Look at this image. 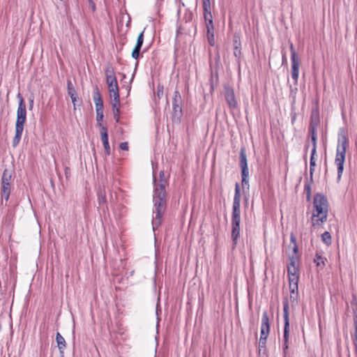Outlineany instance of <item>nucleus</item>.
Instances as JSON below:
<instances>
[{
    "instance_id": "f257e3e1",
    "label": "nucleus",
    "mask_w": 357,
    "mask_h": 357,
    "mask_svg": "<svg viewBox=\"0 0 357 357\" xmlns=\"http://www.w3.org/2000/svg\"><path fill=\"white\" fill-rule=\"evenodd\" d=\"M153 203L154 214L152 220L153 229L158 228L162 222L163 216L167 209V192L166 187L169 185L167 178L165 176L163 170L160 171L159 178H156L153 174Z\"/></svg>"
},
{
    "instance_id": "f03ea898",
    "label": "nucleus",
    "mask_w": 357,
    "mask_h": 357,
    "mask_svg": "<svg viewBox=\"0 0 357 357\" xmlns=\"http://www.w3.org/2000/svg\"><path fill=\"white\" fill-rule=\"evenodd\" d=\"M240 223H241V191L238 183L235 185V193L232 206L231 214V239L233 246L237 245L238 239L240 237Z\"/></svg>"
},
{
    "instance_id": "7ed1b4c3",
    "label": "nucleus",
    "mask_w": 357,
    "mask_h": 357,
    "mask_svg": "<svg viewBox=\"0 0 357 357\" xmlns=\"http://www.w3.org/2000/svg\"><path fill=\"white\" fill-rule=\"evenodd\" d=\"M313 211L311 218L312 226L318 227L327 220L328 204L326 197L322 194H316L313 201Z\"/></svg>"
},
{
    "instance_id": "20e7f679",
    "label": "nucleus",
    "mask_w": 357,
    "mask_h": 357,
    "mask_svg": "<svg viewBox=\"0 0 357 357\" xmlns=\"http://www.w3.org/2000/svg\"><path fill=\"white\" fill-rule=\"evenodd\" d=\"M349 146V139L347 137L344 130L340 129L338 132L337 145L336 148V155L335 163L337 167V179L340 180L343 173L344 164L345 161L346 152Z\"/></svg>"
},
{
    "instance_id": "39448f33",
    "label": "nucleus",
    "mask_w": 357,
    "mask_h": 357,
    "mask_svg": "<svg viewBox=\"0 0 357 357\" xmlns=\"http://www.w3.org/2000/svg\"><path fill=\"white\" fill-rule=\"evenodd\" d=\"M19 99V104L17 110V120L15 123V135L13 139V146L16 147L21 139L22 132L24 130V125L26 122V104L22 95L19 93L17 94Z\"/></svg>"
},
{
    "instance_id": "423d86ee",
    "label": "nucleus",
    "mask_w": 357,
    "mask_h": 357,
    "mask_svg": "<svg viewBox=\"0 0 357 357\" xmlns=\"http://www.w3.org/2000/svg\"><path fill=\"white\" fill-rule=\"evenodd\" d=\"M289 307L287 298L283 301V317H284V335L282 343V354L283 357H287L289 350Z\"/></svg>"
},
{
    "instance_id": "0eeeda50",
    "label": "nucleus",
    "mask_w": 357,
    "mask_h": 357,
    "mask_svg": "<svg viewBox=\"0 0 357 357\" xmlns=\"http://www.w3.org/2000/svg\"><path fill=\"white\" fill-rule=\"evenodd\" d=\"M11 181H12V173L8 169L3 170L1 179V197L4 199L6 202L9 199L10 195L11 192Z\"/></svg>"
},
{
    "instance_id": "6e6552de",
    "label": "nucleus",
    "mask_w": 357,
    "mask_h": 357,
    "mask_svg": "<svg viewBox=\"0 0 357 357\" xmlns=\"http://www.w3.org/2000/svg\"><path fill=\"white\" fill-rule=\"evenodd\" d=\"M106 82L107 84L108 89L110 93V97L114 99L119 98V90L118 82L114 75V70L107 68L105 70Z\"/></svg>"
},
{
    "instance_id": "1a4fd4ad",
    "label": "nucleus",
    "mask_w": 357,
    "mask_h": 357,
    "mask_svg": "<svg viewBox=\"0 0 357 357\" xmlns=\"http://www.w3.org/2000/svg\"><path fill=\"white\" fill-rule=\"evenodd\" d=\"M240 167L241 169V177H242V186L243 188H245V186L249 188V181H248V177H249V169L248 167V160H247V156L245 153V149L244 147H242L240 150Z\"/></svg>"
},
{
    "instance_id": "9d476101",
    "label": "nucleus",
    "mask_w": 357,
    "mask_h": 357,
    "mask_svg": "<svg viewBox=\"0 0 357 357\" xmlns=\"http://www.w3.org/2000/svg\"><path fill=\"white\" fill-rule=\"evenodd\" d=\"M289 49L291 51V77L294 81V84L296 85L298 84V79L299 76V67L301 61L297 56V54L294 50V47L292 43H290Z\"/></svg>"
},
{
    "instance_id": "9b49d317",
    "label": "nucleus",
    "mask_w": 357,
    "mask_h": 357,
    "mask_svg": "<svg viewBox=\"0 0 357 357\" xmlns=\"http://www.w3.org/2000/svg\"><path fill=\"white\" fill-rule=\"evenodd\" d=\"M182 98L180 92L176 90L174 92L172 98V109H173V117L180 120L182 116Z\"/></svg>"
},
{
    "instance_id": "f8f14e48",
    "label": "nucleus",
    "mask_w": 357,
    "mask_h": 357,
    "mask_svg": "<svg viewBox=\"0 0 357 357\" xmlns=\"http://www.w3.org/2000/svg\"><path fill=\"white\" fill-rule=\"evenodd\" d=\"M225 98L231 109L237 108L238 102L236 98L234 89L230 86H225L224 88Z\"/></svg>"
},
{
    "instance_id": "ddd939ff",
    "label": "nucleus",
    "mask_w": 357,
    "mask_h": 357,
    "mask_svg": "<svg viewBox=\"0 0 357 357\" xmlns=\"http://www.w3.org/2000/svg\"><path fill=\"white\" fill-rule=\"evenodd\" d=\"M204 10V17L206 22V26H208V29L212 28L213 23V16L211 14V6L203 7Z\"/></svg>"
},
{
    "instance_id": "4468645a",
    "label": "nucleus",
    "mask_w": 357,
    "mask_h": 357,
    "mask_svg": "<svg viewBox=\"0 0 357 357\" xmlns=\"http://www.w3.org/2000/svg\"><path fill=\"white\" fill-rule=\"evenodd\" d=\"M320 123L319 112L317 108L313 109L310 116L309 127L317 128Z\"/></svg>"
},
{
    "instance_id": "2eb2a0df",
    "label": "nucleus",
    "mask_w": 357,
    "mask_h": 357,
    "mask_svg": "<svg viewBox=\"0 0 357 357\" xmlns=\"http://www.w3.org/2000/svg\"><path fill=\"white\" fill-rule=\"evenodd\" d=\"M298 268L297 266H288L287 274L289 282H298L299 275L298 274Z\"/></svg>"
},
{
    "instance_id": "dca6fc26",
    "label": "nucleus",
    "mask_w": 357,
    "mask_h": 357,
    "mask_svg": "<svg viewBox=\"0 0 357 357\" xmlns=\"http://www.w3.org/2000/svg\"><path fill=\"white\" fill-rule=\"evenodd\" d=\"M112 107L113 111L114 119L116 122L119 121V114H120V98L117 99L113 98L112 101Z\"/></svg>"
},
{
    "instance_id": "f3484780",
    "label": "nucleus",
    "mask_w": 357,
    "mask_h": 357,
    "mask_svg": "<svg viewBox=\"0 0 357 357\" xmlns=\"http://www.w3.org/2000/svg\"><path fill=\"white\" fill-rule=\"evenodd\" d=\"M93 100L96 105V109H104L103 102L102 100L101 94L99 92L98 88H96L95 91L93 92Z\"/></svg>"
},
{
    "instance_id": "a211bd4d",
    "label": "nucleus",
    "mask_w": 357,
    "mask_h": 357,
    "mask_svg": "<svg viewBox=\"0 0 357 357\" xmlns=\"http://www.w3.org/2000/svg\"><path fill=\"white\" fill-rule=\"evenodd\" d=\"M67 88H68V93L70 96L72 102L73 103L74 106L76 105L77 102V92L75 89V88L73 86V84L70 80H68L67 82Z\"/></svg>"
},
{
    "instance_id": "6ab92c4d",
    "label": "nucleus",
    "mask_w": 357,
    "mask_h": 357,
    "mask_svg": "<svg viewBox=\"0 0 357 357\" xmlns=\"http://www.w3.org/2000/svg\"><path fill=\"white\" fill-rule=\"evenodd\" d=\"M56 341L61 354H63V351L66 347V341L63 337L58 332L56 335Z\"/></svg>"
},
{
    "instance_id": "aec40b11",
    "label": "nucleus",
    "mask_w": 357,
    "mask_h": 357,
    "mask_svg": "<svg viewBox=\"0 0 357 357\" xmlns=\"http://www.w3.org/2000/svg\"><path fill=\"white\" fill-rule=\"evenodd\" d=\"M261 330L270 332L269 317L266 311L264 312L262 314Z\"/></svg>"
},
{
    "instance_id": "412c9836",
    "label": "nucleus",
    "mask_w": 357,
    "mask_h": 357,
    "mask_svg": "<svg viewBox=\"0 0 357 357\" xmlns=\"http://www.w3.org/2000/svg\"><path fill=\"white\" fill-rule=\"evenodd\" d=\"M98 201L100 206H106V194L104 189L100 188L98 191Z\"/></svg>"
},
{
    "instance_id": "4be33fe9",
    "label": "nucleus",
    "mask_w": 357,
    "mask_h": 357,
    "mask_svg": "<svg viewBox=\"0 0 357 357\" xmlns=\"http://www.w3.org/2000/svg\"><path fill=\"white\" fill-rule=\"evenodd\" d=\"M316 153H311L310 156V176L311 182L313 181V173L314 171V167L316 166L314 155Z\"/></svg>"
},
{
    "instance_id": "5701e85b",
    "label": "nucleus",
    "mask_w": 357,
    "mask_h": 357,
    "mask_svg": "<svg viewBox=\"0 0 357 357\" xmlns=\"http://www.w3.org/2000/svg\"><path fill=\"white\" fill-rule=\"evenodd\" d=\"M101 140L103 144L105 154L107 155H110V147H109V144L108 137L104 136V137H101Z\"/></svg>"
},
{
    "instance_id": "b1692460",
    "label": "nucleus",
    "mask_w": 357,
    "mask_h": 357,
    "mask_svg": "<svg viewBox=\"0 0 357 357\" xmlns=\"http://www.w3.org/2000/svg\"><path fill=\"white\" fill-rule=\"evenodd\" d=\"M321 240L326 245H330L332 243L331 234L328 231L323 233L321 235Z\"/></svg>"
},
{
    "instance_id": "393cba45",
    "label": "nucleus",
    "mask_w": 357,
    "mask_h": 357,
    "mask_svg": "<svg viewBox=\"0 0 357 357\" xmlns=\"http://www.w3.org/2000/svg\"><path fill=\"white\" fill-rule=\"evenodd\" d=\"M144 30L142 31L138 36L137 37V43L135 44V47L136 48H139V49H141L142 48V46L143 45V43H144Z\"/></svg>"
},
{
    "instance_id": "a878e982",
    "label": "nucleus",
    "mask_w": 357,
    "mask_h": 357,
    "mask_svg": "<svg viewBox=\"0 0 357 357\" xmlns=\"http://www.w3.org/2000/svg\"><path fill=\"white\" fill-rule=\"evenodd\" d=\"M96 121H97L98 126H99V123H102L101 122L103 120L104 109H96Z\"/></svg>"
},
{
    "instance_id": "bb28decb",
    "label": "nucleus",
    "mask_w": 357,
    "mask_h": 357,
    "mask_svg": "<svg viewBox=\"0 0 357 357\" xmlns=\"http://www.w3.org/2000/svg\"><path fill=\"white\" fill-rule=\"evenodd\" d=\"M289 282V289L290 294H298V282Z\"/></svg>"
},
{
    "instance_id": "cd10ccee",
    "label": "nucleus",
    "mask_w": 357,
    "mask_h": 357,
    "mask_svg": "<svg viewBox=\"0 0 357 357\" xmlns=\"http://www.w3.org/2000/svg\"><path fill=\"white\" fill-rule=\"evenodd\" d=\"M234 56L236 58V62L240 64L241 57V47H235L234 48Z\"/></svg>"
},
{
    "instance_id": "c85d7f7f",
    "label": "nucleus",
    "mask_w": 357,
    "mask_h": 357,
    "mask_svg": "<svg viewBox=\"0 0 357 357\" xmlns=\"http://www.w3.org/2000/svg\"><path fill=\"white\" fill-rule=\"evenodd\" d=\"M304 192L306 194L307 199L310 200L311 197V185L310 183H307L304 186Z\"/></svg>"
},
{
    "instance_id": "c756f323",
    "label": "nucleus",
    "mask_w": 357,
    "mask_h": 357,
    "mask_svg": "<svg viewBox=\"0 0 357 357\" xmlns=\"http://www.w3.org/2000/svg\"><path fill=\"white\" fill-rule=\"evenodd\" d=\"M98 126L100 128L101 137H104V136L108 137L107 127L103 126L102 123H99V126Z\"/></svg>"
},
{
    "instance_id": "7c9ffc66",
    "label": "nucleus",
    "mask_w": 357,
    "mask_h": 357,
    "mask_svg": "<svg viewBox=\"0 0 357 357\" xmlns=\"http://www.w3.org/2000/svg\"><path fill=\"white\" fill-rule=\"evenodd\" d=\"M314 261L317 264V266H320L321 264L325 266L324 261L321 255H316Z\"/></svg>"
},
{
    "instance_id": "2f4dec72",
    "label": "nucleus",
    "mask_w": 357,
    "mask_h": 357,
    "mask_svg": "<svg viewBox=\"0 0 357 357\" xmlns=\"http://www.w3.org/2000/svg\"><path fill=\"white\" fill-rule=\"evenodd\" d=\"M233 43H234V48H235L236 47H238V48L241 47V43L240 40V38L238 36L235 35L234 36Z\"/></svg>"
},
{
    "instance_id": "473e14b6",
    "label": "nucleus",
    "mask_w": 357,
    "mask_h": 357,
    "mask_svg": "<svg viewBox=\"0 0 357 357\" xmlns=\"http://www.w3.org/2000/svg\"><path fill=\"white\" fill-rule=\"evenodd\" d=\"M141 49L134 47L132 52V57L136 60H137L139 57V53H140Z\"/></svg>"
},
{
    "instance_id": "72a5a7b5",
    "label": "nucleus",
    "mask_w": 357,
    "mask_h": 357,
    "mask_svg": "<svg viewBox=\"0 0 357 357\" xmlns=\"http://www.w3.org/2000/svg\"><path fill=\"white\" fill-rule=\"evenodd\" d=\"M311 142L312 144V149L311 151V153H317V137H311Z\"/></svg>"
},
{
    "instance_id": "f704fd0d",
    "label": "nucleus",
    "mask_w": 357,
    "mask_h": 357,
    "mask_svg": "<svg viewBox=\"0 0 357 357\" xmlns=\"http://www.w3.org/2000/svg\"><path fill=\"white\" fill-rule=\"evenodd\" d=\"M163 93H164V87L162 85H158L157 86V92H156V94H157V96L158 97V98H161L162 96H163Z\"/></svg>"
},
{
    "instance_id": "c9c22d12",
    "label": "nucleus",
    "mask_w": 357,
    "mask_h": 357,
    "mask_svg": "<svg viewBox=\"0 0 357 357\" xmlns=\"http://www.w3.org/2000/svg\"><path fill=\"white\" fill-rule=\"evenodd\" d=\"M317 128L309 127L308 132L311 137H317Z\"/></svg>"
},
{
    "instance_id": "e433bc0d",
    "label": "nucleus",
    "mask_w": 357,
    "mask_h": 357,
    "mask_svg": "<svg viewBox=\"0 0 357 357\" xmlns=\"http://www.w3.org/2000/svg\"><path fill=\"white\" fill-rule=\"evenodd\" d=\"M290 264L289 266H296V263L298 260V256L292 255L289 257Z\"/></svg>"
},
{
    "instance_id": "4c0bfd02",
    "label": "nucleus",
    "mask_w": 357,
    "mask_h": 357,
    "mask_svg": "<svg viewBox=\"0 0 357 357\" xmlns=\"http://www.w3.org/2000/svg\"><path fill=\"white\" fill-rule=\"evenodd\" d=\"M354 334L352 336V341L355 348H357V326L354 327Z\"/></svg>"
},
{
    "instance_id": "58836bf2",
    "label": "nucleus",
    "mask_w": 357,
    "mask_h": 357,
    "mask_svg": "<svg viewBox=\"0 0 357 357\" xmlns=\"http://www.w3.org/2000/svg\"><path fill=\"white\" fill-rule=\"evenodd\" d=\"M269 333L270 332H268V331L261 330V331H260V338L261 339L264 338V340H267V338L268 337Z\"/></svg>"
},
{
    "instance_id": "ea45409f",
    "label": "nucleus",
    "mask_w": 357,
    "mask_h": 357,
    "mask_svg": "<svg viewBox=\"0 0 357 357\" xmlns=\"http://www.w3.org/2000/svg\"><path fill=\"white\" fill-rule=\"evenodd\" d=\"M266 340L259 338V350L262 348H266Z\"/></svg>"
},
{
    "instance_id": "a19ab883",
    "label": "nucleus",
    "mask_w": 357,
    "mask_h": 357,
    "mask_svg": "<svg viewBox=\"0 0 357 357\" xmlns=\"http://www.w3.org/2000/svg\"><path fill=\"white\" fill-rule=\"evenodd\" d=\"M208 36V40L209 45L211 46H213L215 45L213 33H211V36Z\"/></svg>"
},
{
    "instance_id": "79ce46f5",
    "label": "nucleus",
    "mask_w": 357,
    "mask_h": 357,
    "mask_svg": "<svg viewBox=\"0 0 357 357\" xmlns=\"http://www.w3.org/2000/svg\"><path fill=\"white\" fill-rule=\"evenodd\" d=\"M120 149L123 151H128V142H121L119 145Z\"/></svg>"
},
{
    "instance_id": "37998d69",
    "label": "nucleus",
    "mask_w": 357,
    "mask_h": 357,
    "mask_svg": "<svg viewBox=\"0 0 357 357\" xmlns=\"http://www.w3.org/2000/svg\"><path fill=\"white\" fill-rule=\"evenodd\" d=\"M354 327H357V307L354 311Z\"/></svg>"
},
{
    "instance_id": "c03bdc74",
    "label": "nucleus",
    "mask_w": 357,
    "mask_h": 357,
    "mask_svg": "<svg viewBox=\"0 0 357 357\" xmlns=\"http://www.w3.org/2000/svg\"><path fill=\"white\" fill-rule=\"evenodd\" d=\"M298 295V294L295 295V294H290V301L291 303H294L295 301H297Z\"/></svg>"
},
{
    "instance_id": "a18cd8bd",
    "label": "nucleus",
    "mask_w": 357,
    "mask_h": 357,
    "mask_svg": "<svg viewBox=\"0 0 357 357\" xmlns=\"http://www.w3.org/2000/svg\"><path fill=\"white\" fill-rule=\"evenodd\" d=\"M211 6L210 0H202V7Z\"/></svg>"
},
{
    "instance_id": "49530a36",
    "label": "nucleus",
    "mask_w": 357,
    "mask_h": 357,
    "mask_svg": "<svg viewBox=\"0 0 357 357\" xmlns=\"http://www.w3.org/2000/svg\"><path fill=\"white\" fill-rule=\"evenodd\" d=\"M290 241L291 243H292L294 245L297 244L296 236L293 233H291L290 235Z\"/></svg>"
},
{
    "instance_id": "de8ad7c7",
    "label": "nucleus",
    "mask_w": 357,
    "mask_h": 357,
    "mask_svg": "<svg viewBox=\"0 0 357 357\" xmlns=\"http://www.w3.org/2000/svg\"><path fill=\"white\" fill-rule=\"evenodd\" d=\"M93 12L96 10V5L93 0H88Z\"/></svg>"
},
{
    "instance_id": "09e8293b",
    "label": "nucleus",
    "mask_w": 357,
    "mask_h": 357,
    "mask_svg": "<svg viewBox=\"0 0 357 357\" xmlns=\"http://www.w3.org/2000/svg\"><path fill=\"white\" fill-rule=\"evenodd\" d=\"M206 29H207V36H211V33H213V29H214V27H213V24H212V28L209 29L208 28V26H206Z\"/></svg>"
},
{
    "instance_id": "8fccbe9b",
    "label": "nucleus",
    "mask_w": 357,
    "mask_h": 357,
    "mask_svg": "<svg viewBox=\"0 0 357 357\" xmlns=\"http://www.w3.org/2000/svg\"><path fill=\"white\" fill-rule=\"evenodd\" d=\"M29 109L31 110L33 107V98H29Z\"/></svg>"
},
{
    "instance_id": "3c124183",
    "label": "nucleus",
    "mask_w": 357,
    "mask_h": 357,
    "mask_svg": "<svg viewBox=\"0 0 357 357\" xmlns=\"http://www.w3.org/2000/svg\"><path fill=\"white\" fill-rule=\"evenodd\" d=\"M298 250V248L297 244L294 245V247H293L294 255H293L297 256Z\"/></svg>"
},
{
    "instance_id": "603ef678",
    "label": "nucleus",
    "mask_w": 357,
    "mask_h": 357,
    "mask_svg": "<svg viewBox=\"0 0 357 357\" xmlns=\"http://www.w3.org/2000/svg\"><path fill=\"white\" fill-rule=\"evenodd\" d=\"M309 146H310V144L308 143L305 144V147H304V150H305V154L307 153V150L309 149Z\"/></svg>"
},
{
    "instance_id": "864d4df0",
    "label": "nucleus",
    "mask_w": 357,
    "mask_h": 357,
    "mask_svg": "<svg viewBox=\"0 0 357 357\" xmlns=\"http://www.w3.org/2000/svg\"><path fill=\"white\" fill-rule=\"evenodd\" d=\"M296 114H294L292 116H291V123L294 124L295 121H296Z\"/></svg>"
},
{
    "instance_id": "5fc2aeb1",
    "label": "nucleus",
    "mask_w": 357,
    "mask_h": 357,
    "mask_svg": "<svg viewBox=\"0 0 357 357\" xmlns=\"http://www.w3.org/2000/svg\"><path fill=\"white\" fill-rule=\"evenodd\" d=\"M287 61V58H286V55L285 54H282V63H284V62Z\"/></svg>"
}]
</instances>
